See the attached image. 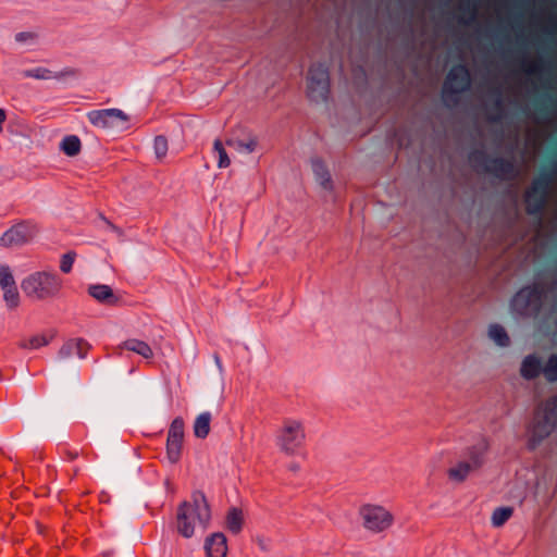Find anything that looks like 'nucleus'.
Here are the masks:
<instances>
[{
    "label": "nucleus",
    "instance_id": "f03ea898",
    "mask_svg": "<svg viewBox=\"0 0 557 557\" xmlns=\"http://www.w3.org/2000/svg\"><path fill=\"white\" fill-rule=\"evenodd\" d=\"M557 425V396L545 400L543 406L535 412L531 428L530 448L534 449L540 443L548 437Z\"/></svg>",
    "mask_w": 557,
    "mask_h": 557
},
{
    "label": "nucleus",
    "instance_id": "4c0bfd02",
    "mask_svg": "<svg viewBox=\"0 0 557 557\" xmlns=\"http://www.w3.org/2000/svg\"><path fill=\"white\" fill-rule=\"evenodd\" d=\"M549 189H550V186L544 180H541L540 177L536 176L531 184V195L530 196L540 191L542 194V198L548 197Z\"/></svg>",
    "mask_w": 557,
    "mask_h": 557
},
{
    "label": "nucleus",
    "instance_id": "f8f14e48",
    "mask_svg": "<svg viewBox=\"0 0 557 557\" xmlns=\"http://www.w3.org/2000/svg\"><path fill=\"white\" fill-rule=\"evenodd\" d=\"M36 234V227L29 222H20L0 237V246L2 247H20L27 244Z\"/></svg>",
    "mask_w": 557,
    "mask_h": 557
},
{
    "label": "nucleus",
    "instance_id": "4be33fe9",
    "mask_svg": "<svg viewBox=\"0 0 557 557\" xmlns=\"http://www.w3.org/2000/svg\"><path fill=\"white\" fill-rule=\"evenodd\" d=\"M488 336L499 347H507L510 343L506 330L500 324H491L488 327Z\"/></svg>",
    "mask_w": 557,
    "mask_h": 557
},
{
    "label": "nucleus",
    "instance_id": "f257e3e1",
    "mask_svg": "<svg viewBox=\"0 0 557 557\" xmlns=\"http://www.w3.org/2000/svg\"><path fill=\"white\" fill-rule=\"evenodd\" d=\"M211 518L210 508L205 494L196 491L189 502H184L177 509V531L189 539L197 529L205 531Z\"/></svg>",
    "mask_w": 557,
    "mask_h": 557
},
{
    "label": "nucleus",
    "instance_id": "6e6552de",
    "mask_svg": "<svg viewBox=\"0 0 557 557\" xmlns=\"http://www.w3.org/2000/svg\"><path fill=\"white\" fill-rule=\"evenodd\" d=\"M471 86V74L466 64L459 63L448 71L443 85V98L445 100H457V96L467 91Z\"/></svg>",
    "mask_w": 557,
    "mask_h": 557
},
{
    "label": "nucleus",
    "instance_id": "a19ab883",
    "mask_svg": "<svg viewBox=\"0 0 557 557\" xmlns=\"http://www.w3.org/2000/svg\"><path fill=\"white\" fill-rule=\"evenodd\" d=\"M496 96V99H495V103H494V107L495 109L497 110V113L494 114V115H491L490 116V120L492 122H498L500 121L502 119V113H503V99H502V92L499 89H494L493 91Z\"/></svg>",
    "mask_w": 557,
    "mask_h": 557
},
{
    "label": "nucleus",
    "instance_id": "c756f323",
    "mask_svg": "<svg viewBox=\"0 0 557 557\" xmlns=\"http://www.w3.org/2000/svg\"><path fill=\"white\" fill-rule=\"evenodd\" d=\"M181 441L168 440L166 438V459L170 463H176L181 458L182 453Z\"/></svg>",
    "mask_w": 557,
    "mask_h": 557
},
{
    "label": "nucleus",
    "instance_id": "37998d69",
    "mask_svg": "<svg viewBox=\"0 0 557 557\" xmlns=\"http://www.w3.org/2000/svg\"><path fill=\"white\" fill-rule=\"evenodd\" d=\"M7 119L5 111L3 109H0V132L2 131V125Z\"/></svg>",
    "mask_w": 557,
    "mask_h": 557
},
{
    "label": "nucleus",
    "instance_id": "2f4dec72",
    "mask_svg": "<svg viewBox=\"0 0 557 557\" xmlns=\"http://www.w3.org/2000/svg\"><path fill=\"white\" fill-rule=\"evenodd\" d=\"M49 342H50V339L47 338L46 336L36 335L28 341H21L18 346L24 349H38L42 346L48 345Z\"/></svg>",
    "mask_w": 557,
    "mask_h": 557
},
{
    "label": "nucleus",
    "instance_id": "6ab92c4d",
    "mask_svg": "<svg viewBox=\"0 0 557 557\" xmlns=\"http://www.w3.org/2000/svg\"><path fill=\"white\" fill-rule=\"evenodd\" d=\"M212 416L209 411L198 414L194 422V434L198 438H206L210 432Z\"/></svg>",
    "mask_w": 557,
    "mask_h": 557
},
{
    "label": "nucleus",
    "instance_id": "ddd939ff",
    "mask_svg": "<svg viewBox=\"0 0 557 557\" xmlns=\"http://www.w3.org/2000/svg\"><path fill=\"white\" fill-rule=\"evenodd\" d=\"M89 348L90 345L82 338L71 339L60 348L58 357L59 359L64 360L76 355L78 358L84 359L86 358Z\"/></svg>",
    "mask_w": 557,
    "mask_h": 557
},
{
    "label": "nucleus",
    "instance_id": "4468645a",
    "mask_svg": "<svg viewBox=\"0 0 557 557\" xmlns=\"http://www.w3.org/2000/svg\"><path fill=\"white\" fill-rule=\"evenodd\" d=\"M543 371L541 358L535 354L524 357L520 368V374L523 379L531 381L537 379Z\"/></svg>",
    "mask_w": 557,
    "mask_h": 557
},
{
    "label": "nucleus",
    "instance_id": "f704fd0d",
    "mask_svg": "<svg viewBox=\"0 0 557 557\" xmlns=\"http://www.w3.org/2000/svg\"><path fill=\"white\" fill-rule=\"evenodd\" d=\"M168 149V139L162 135L157 136L153 140V151L156 158L158 160L163 159L166 156Z\"/></svg>",
    "mask_w": 557,
    "mask_h": 557
},
{
    "label": "nucleus",
    "instance_id": "423d86ee",
    "mask_svg": "<svg viewBox=\"0 0 557 557\" xmlns=\"http://www.w3.org/2000/svg\"><path fill=\"white\" fill-rule=\"evenodd\" d=\"M488 450V443L486 440L479 441L475 445L469 448L468 450V459L458 462L456 467H453L448 470V476L457 482H462L466 480L468 474L479 468H481L484 463V456Z\"/></svg>",
    "mask_w": 557,
    "mask_h": 557
},
{
    "label": "nucleus",
    "instance_id": "72a5a7b5",
    "mask_svg": "<svg viewBox=\"0 0 557 557\" xmlns=\"http://www.w3.org/2000/svg\"><path fill=\"white\" fill-rule=\"evenodd\" d=\"M14 39L17 44L32 47L38 42V34L35 32H21L15 34Z\"/></svg>",
    "mask_w": 557,
    "mask_h": 557
},
{
    "label": "nucleus",
    "instance_id": "412c9836",
    "mask_svg": "<svg viewBox=\"0 0 557 557\" xmlns=\"http://www.w3.org/2000/svg\"><path fill=\"white\" fill-rule=\"evenodd\" d=\"M226 145L240 153L249 154L255 151L257 140L253 137H249L246 140L232 137L226 140Z\"/></svg>",
    "mask_w": 557,
    "mask_h": 557
},
{
    "label": "nucleus",
    "instance_id": "ea45409f",
    "mask_svg": "<svg viewBox=\"0 0 557 557\" xmlns=\"http://www.w3.org/2000/svg\"><path fill=\"white\" fill-rule=\"evenodd\" d=\"M556 173H557L556 165H552V166L543 168L540 171L537 177H540L541 180H544L549 186H552V184L555 180Z\"/></svg>",
    "mask_w": 557,
    "mask_h": 557
},
{
    "label": "nucleus",
    "instance_id": "7c9ffc66",
    "mask_svg": "<svg viewBox=\"0 0 557 557\" xmlns=\"http://www.w3.org/2000/svg\"><path fill=\"white\" fill-rule=\"evenodd\" d=\"M184 438V420L181 417L175 418L169 429L168 440L181 441Z\"/></svg>",
    "mask_w": 557,
    "mask_h": 557
},
{
    "label": "nucleus",
    "instance_id": "9d476101",
    "mask_svg": "<svg viewBox=\"0 0 557 557\" xmlns=\"http://www.w3.org/2000/svg\"><path fill=\"white\" fill-rule=\"evenodd\" d=\"M302 424L296 420H286L277 436V446L286 454H294L305 441Z\"/></svg>",
    "mask_w": 557,
    "mask_h": 557
},
{
    "label": "nucleus",
    "instance_id": "dca6fc26",
    "mask_svg": "<svg viewBox=\"0 0 557 557\" xmlns=\"http://www.w3.org/2000/svg\"><path fill=\"white\" fill-rule=\"evenodd\" d=\"M205 549L208 557H225L227 552L226 537L223 533H214L206 540Z\"/></svg>",
    "mask_w": 557,
    "mask_h": 557
},
{
    "label": "nucleus",
    "instance_id": "79ce46f5",
    "mask_svg": "<svg viewBox=\"0 0 557 557\" xmlns=\"http://www.w3.org/2000/svg\"><path fill=\"white\" fill-rule=\"evenodd\" d=\"M74 259H75V253H73V252H67V253L63 255L61 258V263H60L61 271L64 273L71 272L73 263H74Z\"/></svg>",
    "mask_w": 557,
    "mask_h": 557
},
{
    "label": "nucleus",
    "instance_id": "1a4fd4ad",
    "mask_svg": "<svg viewBox=\"0 0 557 557\" xmlns=\"http://www.w3.org/2000/svg\"><path fill=\"white\" fill-rule=\"evenodd\" d=\"M87 119L96 127L123 131L126 128L128 115L116 108L92 110Z\"/></svg>",
    "mask_w": 557,
    "mask_h": 557
},
{
    "label": "nucleus",
    "instance_id": "c03bdc74",
    "mask_svg": "<svg viewBox=\"0 0 557 557\" xmlns=\"http://www.w3.org/2000/svg\"><path fill=\"white\" fill-rule=\"evenodd\" d=\"M214 362H215L219 371L221 372L223 370V367H222V361H221V358L219 357V355H214Z\"/></svg>",
    "mask_w": 557,
    "mask_h": 557
},
{
    "label": "nucleus",
    "instance_id": "473e14b6",
    "mask_svg": "<svg viewBox=\"0 0 557 557\" xmlns=\"http://www.w3.org/2000/svg\"><path fill=\"white\" fill-rule=\"evenodd\" d=\"M213 152L218 157V166L219 168H227L231 163L230 158L221 143V140L215 139L213 144Z\"/></svg>",
    "mask_w": 557,
    "mask_h": 557
},
{
    "label": "nucleus",
    "instance_id": "58836bf2",
    "mask_svg": "<svg viewBox=\"0 0 557 557\" xmlns=\"http://www.w3.org/2000/svg\"><path fill=\"white\" fill-rule=\"evenodd\" d=\"M459 11L462 13V15H469V21H463L465 23H469L475 20L476 7L470 1L462 2L459 7Z\"/></svg>",
    "mask_w": 557,
    "mask_h": 557
},
{
    "label": "nucleus",
    "instance_id": "e433bc0d",
    "mask_svg": "<svg viewBox=\"0 0 557 557\" xmlns=\"http://www.w3.org/2000/svg\"><path fill=\"white\" fill-rule=\"evenodd\" d=\"M15 285L14 277L8 265L0 267V286L1 288L12 287Z\"/></svg>",
    "mask_w": 557,
    "mask_h": 557
},
{
    "label": "nucleus",
    "instance_id": "7ed1b4c3",
    "mask_svg": "<svg viewBox=\"0 0 557 557\" xmlns=\"http://www.w3.org/2000/svg\"><path fill=\"white\" fill-rule=\"evenodd\" d=\"M470 163L484 173L491 174L499 180H511L516 177L517 170L512 160L503 157H491L482 149H475L469 153Z\"/></svg>",
    "mask_w": 557,
    "mask_h": 557
},
{
    "label": "nucleus",
    "instance_id": "bb28decb",
    "mask_svg": "<svg viewBox=\"0 0 557 557\" xmlns=\"http://www.w3.org/2000/svg\"><path fill=\"white\" fill-rule=\"evenodd\" d=\"M542 374L544 375L545 380L549 383L557 382V355L553 354L550 355L545 364L543 366Z\"/></svg>",
    "mask_w": 557,
    "mask_h": 557
},
{
    "label": "nucleus",
    "instance_id": "49530a36",
    "mask_svg": "<svg viewBox=\"0 0 557 557\" xmlns=\"http://www.w3.org/2000/svg\"><path fill=\"white\" fill-rule=\"evenodd\" d=\"M107 223H108V225H109L112 230L117 231V228H116L114 225L110 224L109 222H107Z\"/></svg>",
    "mask_w": 557,
    "mask_h": 557
},
{
    "label": "nucleus",
    "instance_id": "0eeeda50",
    "mask_svg": "<svg viewBox=\"0 0 557 557\" xmlns=\"http://www.w3.org/2000/svg\"><path fill=\"white\" fill-rule=\"evenodd\" d=\"M545 290L541 284L534 283L519 289L510 301V308L518 314H527L530 310L537 311Z\"/></svg>",
    "mask_w": 557,
    "mask_h": 557
},
{
    "label": "nucleus",
    "instance_id": "a878e982",
    "mask_svg": "<svg viewBox=\"0 0 557 557\" xmlns=\"http://www.w3.org/2000/svg\"><path fill=\"white\" fill-rule=\"evenodd\" d=\"M22 75L24 77H29V78H35V79H42V81H48V79H52V78H59L61 76V74L53 75L50 70H48L46 67H41V66H38V67H35V69L24 70L22 72Z\"/></svg>",
    "mask_w": 557,
    "mask_h": 557
},
{
    "label": "nucleus",
    "instance_id": "5701e85b",
    "mask_svg": "<svg viewBox=\"0 0 557 557\" xmlns=\"http://www.w3.org/2000/svg\"><path fill=\"white\" fill-rule=\"evenodd\" d=\"M311 165L317 182L324 188H327L331 182V176L323 161L314 159L312 160Z\"/></svg>",
    "mask_w": 557,
    "mask_h": 557
},
{
    "label": "nucleus",
    "instance_id": "393cba45",
    "mask_svg": "<svg viewBox=\"0 0 557 557\" xmlns=\"http://www.w3.org/2000/svg\"><path fill=\"white\" fill-rule=\"evenodd\" d=\"M61 150L69 157H74L81 151V140L75 135L65 136L61 144Z\"/></svg>",
    "mask_w": 557,
    "mask_h": 557
},
{
    "label": "nucleus",
    "instance_id": "39448f33",
    "mask_svg": "<svg viewBox=\"0 0 557 557\" xmlns=\"http://www.w3.org/2000/svg\"><path fill=\"white\" fill-rule=\"evenodd\" d=\"M330 94V73L325 63H313L307 76V96L315 103L326 102Z\"/></svg>",
    "mask_w": 557,
    "mask_h": 557
},
{
    "label": "nucleus",
    "instance_id": "c85d7f7f",
    "mask_svg": "<svg viewBox=\"0 0 557 557\" xmlns=\"http://www.w3.org/2000/svg\"><path fill=\"white\" fill-rule=\"evenodd\" d=\"M513 509L511 507H498L492 513V524L495 528L504 525L507 520L512 516Z\"/></svg>",
    "mask_w": 557,
    "mask_h": 557
},
{
    "label": "nucleus",
    "instance_id": "9b49d317",
    "mask_svg": "<svg viewBox=\"0 0 557 557\" xmlns=\"http://www.w3.org/2000/svg\"><path fill=\"white\" fill-rule=\"evenodd\" d=\"M363 527L372 532H382L391 527L393 516L385 508L375 505H364L360 509Z\"/></svg>",
    "mask_w": 557,
    "mask_h": 557
},
{
    "label": "nucleus",
    "instance_id": "de8ad7c7",
    "mask_svg": "<svg viewBox=\"0 0 557 557\" xmlns=\"http://www.w3.org/2000/svg\"><path fill=\"white\" fill-rule=\"evenodd\" d=\"M77 457V454L71 455V458L74 459Z\"/></svg>",
    "mask_w": 557,
    "mask_h": 557
},
{
    "label": "nucleus",
    "instance_id": "2eb2a0df",
    "mask_svg": "<svg viewBox=\"0 0 557 557\" xmlns=\"http://www.w3.org/2000/svg\"><path fill=\"white\" fill-rule=\"evenodd\" d=\"M88 294L98 302L113 306L119 301V297L113 293L112 288L106 284H92L88 287Z\"/></svg>",
    "mask_w": 557,
    "mask_h": 557
},
{
    "label": "nucleus",
    "instance_id": "a211bd4d",
    "mask_svg": "<svg viewBox=\"0 0 557 557\" xmlns=\"http://www.w3.org/2000/svg\"><path fill=\"white\" fill-rule=\"evenodd\" d=\"M531 195V187L525 193L527 212L530 215H539L543 212L548 197H543L540 191Z\"/></svg>",
    "mask_w": 557,
    "mask_h": 557
},
{
    "label": "nucleus",
    "instance_id": "f3484780",
    "mask_svg": "<svg viewBox=\"0 0 557 557\" xmlns=\"http://www.w3.org/2000/svg\"><path fill=\"white\" fill-rule=\"evenodd\" d=\"M554 70V63L550 59L541 57L539 60V63L534 64L533 66H530L527 69V72L529 74H537L542 77H545V86L553 88L554 87V81L550 77V74Z\"/></svg>",
    "mask_w": 557,
    "mask_h": 557
},
{
    "label": "nucleus",
    "instance_id": "a18cd8bd",
    "mask_svg": "<svg viewBox=\"0 0 557 557\" xmlns=\"http://www.w3.org/2000/svg\"><path fill=\"white\" fill-rule=\"evenodd\" d=\"M298 468H299V467H298V465H296V463L290 465V470H293V471H297V470H298Z\"/></svg>",
    "mask_w": 557,
    "mask_h": 557
},
{
    "label": "nucleus",
    "instance_id": "b1692460",
    "mask_svg": "<svg viewBox=\"0 0 557 557\" xmlns=\"http://www.w3.org/2000/svg\"><path fill=\"white\" fill-rule=\"evenodd\" d=\"M243 511L236 507H232L226 515V528L232 533H239L243 527Z\"/></svg>",
    "mask_w": 557,
    "mask_h": 557
},
{
    "label": "nucleus",
    "instance_id": "cd10ccee",
    "mask_svg": "<svg viewBox=\"0 0 557 557\" xmlns=\"http://www.w3.org/2000/svg\"><path fill=\"white\" fill-rule=\"evenodd\" d=\"M552 8L554 9L548 15V25L544 29V33L547 35L545 41L550 45L554 42L553 37L557 35V3L553 2Z\"/></svg>",
    "mask_w": 557,
    "mask_h": 557
},
{
    "label": "nucleus",
    "instance_id": "aec40b11",
    "mask_svg": "<svg viewBox=\"0 0 557 557\" xmlns=\"http://www.w3.org/2000/svg\"><path fill=\"white\" fill-rule=\"evenodd\" d=\"M123 348H125L126 350L133 351V352L144 357L145 359H150L153 356L151 347L147 343L136 339V338H131V339L125 341L123 343Z\"/></svg>",
    "mask_w": 557,
    "mask_h": 557
},
{
    "label": "nucleus",
    "instance_id": "20e7f679",
    "mask_svg": "<svg viewBox=\"0 0 557 557\" xmlns=\"http://www.w3.org/2000/svg\"><path fill=\"white\" fill-rule=\"evenodd\" d=\"M60 287L61 281L58 275L49 272H35L21 284V288L26 296L36 300L53 297Z\"/></svg>",
    "mask_w": 557,
    "mask_h": 557
},
{
    "label": "nucleus",
    "instance_id": "c9c22d12",
    "mask_svg": "<svg viewBox=\"0 0 557 557\" xmlns=\"http://www.w3.org/2000/svg\"><path fill=\"white\" fill-rule=\"evenodd\" d=\"M3 289V298L10 308H15L18 305L20 296L16 286L5 287Z\"/></svg>",
    "mask_w": 557,
    "mask_h": 557
}]
</instances>
